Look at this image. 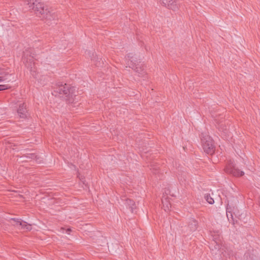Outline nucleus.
<instances>
[{
	"label": "nucleus",
	"mask_w": 260,
	"mask_h": 260,
	"mask_svg": "<svg viewBox=\"0 0 260 260\" xmlns=\"http://www.w3.org/2000/svg\"><path fill=\"white\" fill-rule=\"evenodd\" d=\"M25 5L28 6L29 10H32L37 15L45 19L48 25L56 24L58 17L55 12L48 8L38 0H24Z\"/></svg>",
	"instance_id": "obj_1"
},
{
	"label": "nucleus",
	"mask_w": 260,
	"mask_h": 260,
	"mask_svg": "<svg viewBox=\"0 0 260 260\" xmlns=\"http://www.w3.org/2000/svg\"><path fill=\"white\" fill-rule=\"evenodd\" d=\"M126 64L128 67L132 68L136 73L138 74L140 77H144L146 75L145 72L143 67V64L140 61H138L132 53H128L125 56Z\"/></svg>",
	"instance_id": "obj_2"
},
{
	"label": "nucleus",
	"mask_w": 260,
	"mask_h": 260,
	"mask_svg": "<svg viewBox=\"0 0 260 260\" xmlns=\"http://www.w3.org/2000/svg\"><path fill=\"white\" fill-rule=\"evenodd\" d=\"M200 138L204 152L208 154H213L214 153L215 147L213 140L211 137L207 133H202Z\"/></svg>",
	"instance_id": "obj_3"
},
{
	"label": "nucleus",
	"mask_w": 260,
	"mask_h": 260,
	"mask_svg": "<svg viewBox=\"0 0 260 260\" xmlns=\"http://www.w3.org/2000/svg\"><path fill=\"white\" fill-rule=\"evenodd\" d=\"M32 51L31 49L25 50L23 56V62L25 63V66L30 70H32L35 64L34 59L35 54L32 53Z\"/></svg>",
	"instance_id": "obj_4"
},
{
	"label": "nucleus",
	"mask_w": 260,
	"mask_h": 260,
	"mask_svg": "<svg viewBox=\"0 0 260 260\" xmlns=\"http://www.w3.org/2000/svg\"><path fill=\"white\" fill-rule=\"evenodd\" d=\"M72 89L70 87V85L64 84H58L56 89L57 92L60 94H64L67 96H69L71 92Z\"/></svg>",
	"instance_id": "obj_5"
},
{
	"label": "nucleus",
	"mask_w": 260,
	"mask_h": 260,
	"mask_svg": "<svg viewBox=\"0 0 260 260\" xmlns=\"http://www.w3.org/2000/svg\"><path fill=\"white\" fill-rule=\"evenodd\" d=\"M226 172L235 177H240L244 175V172L240 171L233 165H230L226 168Z\"/></svg>",
	"instance_id": "obj_6"
},
{
	"label": "nucleus",
	"mask_w": 260,
	"mask_h": 260,
	"mask_svg": "<svg viewBox=\"0 0 260 260\" xmlns=\"http://www.w3.org/2000/svg\"><path fill=\"white\" fill-rule=\"evenodd\" d=\"M161 3L169 9L175 11L178 9L175 0H160Z\"/></svg>",
	"instance_id": "obj_7"
},
{
	"label": "nucleus",
	"mask_w": 260,
	"mask_h": 260,
	"mask_svg": "<svg viewBox=\"0 0 260 260\" xmlns=\"http://www.w3.org/2000/svg\"><path fill=\"white\" fill-rule=\"evenodd\" d=\"M17 113L20 118H24L26 117L27 110L26 105L24 103L19 105V108L17 110Z\"/></svg>",
	"instance_id": "obj_8"
},
{
	"label": "nucleus",
	"mask_w": 260,
	"mask_h": 260,
	"mask_svg": "<svg viewBox=\"0 0 260 260\" xmlns=\"http://www.w3.org/2000/svg\"><path fill=\"white\" fill-rule=\"evenodd\" d=\"M198 221L193 218H190L188 221V228L191 232L195 231L198 228Z\"/></svg>",
	"instance_id": "obj_9"
},
{
	"label": "nucleus",
	"mask_w": 260,
	"mask_h": 260,
	"mask_svg": "<svg viewBox=\"0 0 260 260\" xmlns=\"http://www.w3.org/2000/svg\"><path fill=\"white\" fill-rule=\"evenodd\" d=\"M126 204L127 206L130 209L132 212H134V210L136 209V206L134 201L131 199H127L126 200Z\"/></svg>",
	"instance_id": "obj_10"
},
{
	"label": "nucleus",
	"mask_w": 260,
	"mask_h": 260,
	"mask_svg": "<svg viewBox=\"0 0 260 260\" xmlns=\"http://www.w3.org/2000/svg\"><path fill=\"white\" fill-rule=\"evenodd\" d=\"M223 255L225 257H233L234 255V251L229 248H225L223 251L222 252Z\"/></svg>",
	"instance_id": "obj_11"
},
{
	"label": "nucleus",
	"mask_w": 260,
	"mask_h": 260,
	"mask_svg": "<svg viewBox=\"0 0 260 260\" xmlns=\"http://www.w3.org/2000/svg\"><path fill=\"white\" fill-rule=\"evenodd\" d=\"M22 221L23 220L19 218H11L10 219V222L12 223V224L17 227L18 229L19 228H20Z\"/></svg>",
	"instance_id": "obj_12"
},
{
	"label": "nucleus",
	"mask_w": 260,
	"mask_h": 260,
	"mask_svg": "<svg viewBox=\"0 0 260 260\" xmlns=\"http://www.w3.org/2000/svg\"><path fill=\"white\" fill-rule=\"evenodd\" d=\"M19 229L29 231L31 230V225L27 223L24 221H23L20 228H19Z\"/></svg>",
	"instance_id": "obj_13"
},
{
	"label": "nucleus",
	"mask_w": 260,
	"mask_h": 260,
	"mask_svg": "<svg viewBox=\"0 0 260 260\" xmlns=\"http://www.w3.org/2000/svg\"><path fill=\"white\" fill-rule=\"evenodd\" d=\"M108 244V242L106 237L102 236L100 239H99V245L105 247Z\"/></svg>",
	"instance_id": "obj_14"
},
{
	"label": "nucleus",
	"mask_w": 260,
	"mask_h": 260,
	"mask_svg": "<svg viewBox=\"0 0 260 260\" xmlns=\"http://www.w3.org/2000/svg\"><path fill=\"white\" fill-rule=\"evenodd\" d=\"M29 155L27 157L33 159H35L37 162H41V160H40V157L37 155L36 154L31 153L28 154Z\"/></svg>",
	"instance_id": "obj_15"
},
{
	"label": "nucleus",
	"mask_w": 260,
	"mask_h": 260,
	"mask_svg": "<svg viewBox=\"0 0 260 260\" xmlns=\"http://www.w3.org/2000/svg\"><path fill=\"white\" fill-rule=\"evenodd\" d=\"M205 199L208 203L210 204H213L214 203L213 199L210 196V194H206L205 195Z\"/></svg>",
	"instance_id": "obj_16"
},
{
	"label": "nucleus",
	"mask_w": 260,
	"mask_h": 260,
	"mask_svg": "<svg viewBox=\"0 0 260 260\" xmlns=\"http://www.w3.org/2000/svg\"><path fill=\"white\" fill-rule=\"evenodd\" d=\"M86 55L90 57L91 60L93 59L94 52L91 51L87 50L85 51Z\"/></svg>",
	"instance_id": "obj_17"
},
{
	"label": "nucleus",
	"mask_w": 260,
	"mask_h": 260,
	"mask_svg": "<svg viewBox=\"0 0 260 260\" xmlns=\"http://www.w3.org/2000/svg\"><path fill=\"white\" fill-rule=\"evenodd\" d=\"M213 238H214V241L216 243L217 247H215V248H219V247H220L219 243H220V240L219 239V236H218V238L216 237H214V236H213Z\"/></svg>",
	"instance_id": "obj_18"
},
{
	"label": "nucleus",
	"mask_w": 260,
	"mask_h": 260,
	"mask_svg": "<svg viewBox=\"0 0 260 260\" xmlns=\"http://www.w3.org/2000/svg\"><path fill=\"white\" fill-rule=\"evenodd\" d=\"M249 253H246L244 255V260H253Z\"/></svg>",
	"instance_id": "obj_19"
},
{
	"label": "nucleus",
	"mask_w": 260,
	"mask_h": 260,
	"mask_svg": "<svg viewBox=\"0 0 260 260\" xmlns=\"http://www.w3.org/2000/svg\"><path fill=\"white\" fill-rule=\"evenodd\" d=\"M9 87L7 85H0V91L8 89Z\"/></svg>",
	"instance_id": "obj_20"
},
{
	"label": "nucleus",
	"mask_w": 260,
	"mask_h": 260,
	"mask_svg": "<svg viewBox=\"0 0 260 260\" xmlns=\"http://www.w3.org/2000/svg\"><path fill=\"white\" fill-rule=\"evenodd\" d=\"M66 233H67L68 234H70V232L71 231V229H68L67 230H66Z\"/></svg>",
	"instance_id": "obj_21"
},
{
	"label": "nucleus",
	"mask_w": 260,
	"mask_h": 260,
	"mask_svg": "<svg viewBox=\"0 0 260 260\" xmlns=\"http://www.w3.org/2000/svg\"><path fill=\"white\" fill-rule=\"evenodd\" d=\"M3 81V77H0V82Z\"/></svg>",
	"instance_id": "obj_22"
}]
</instances>
